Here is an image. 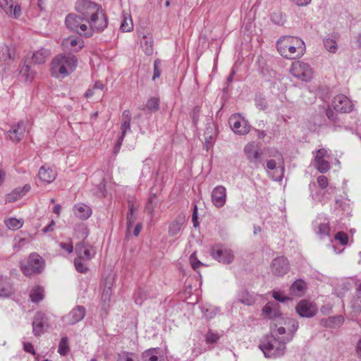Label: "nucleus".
Listing matches in <instances>:
<instances>
[{
    "instance_id": "1",
    "label": "nucleus",
    "mask_w": 361,
    "mask_h": 361,
    "mask_svg": "<svg viewBox=\"0 0 361 361\" xmlns=\"http://www.w3.org/2000/svg\"><path fill=\"white\" fill-rule=\"evenodd\" d=\"M80 15L68 14L65 20L68 29L80 36L90 37L94 31H103L108 25L107 17L102 8L97 4L82 0L80 3Z\"/></svg>"
},
{
    "instance_id": "2",
    "label": "nucleus",
    "mask_w": 361,
    "mask_h": 361,
    "mask_svg": "<svg viewBox=\"0 0 361 361\" xmlns=\"http://www.w3.org/2000/svg\"><path fill=\"white\" fill-rule=\"evenodd\" d=\"M283 324L291 326V329H288L289 332L287 336L276 338L269 335L264 336L261 341L259 348L266 357L276 358L283 355L286 348V344L292 341L298 329V322L294 319L284 320Z\"/></svg>"
},
{
    "instance_id": "3",
    "label": "nucleus",
    "mask_w": 361,
    "mask_h": 361,
    "mask_svg": "<svg viewBox=\"0 0 361 361\" xmlns=\"http://www.w3.org/2000/svg\"><path fill=\"white\" fill-rule=\"evenodd\" d=\"M277 50L286 59H295L301 57L305 52L304 42L299 37L283 36L276 42Z\"/></svg>"
},
{
    "instance_id": "4",
    "label": "nucleus",
    "mask_w": 361,
    "mask_h": 361,
    "mask_svg": "<svg viewBox=\"0 0 361 361\" xmlns=\"http://www.w3.org/2000/svg\"><path fill=\"white\" fill-rule=\"evenodd\" d=\"M78 59L72 54H58L51 61V75L58 78H64L70 75L77 66Z\"/></svg>"
},
{
    "instance_id": "5",
    "label": "nucleus",
    "mask_w": 361,
    "mask_h": 361,
    "mask_svg": "<svg viewBox=\"0 0 361 361\" xmlns=\"http://www.w3.org/2000/svg\"><path fill=\"white\" fill-rule=\"evenodd\" d=\"M44 267V261L37 253H31L25 264L20 265V269L27 276L39 274L42 272Z\"/></svg>"
},
{
    "instance_id": "6",
    "label": "nucleus",
    "mask_w": 361,
    "mask_h": 361,
    "mask_svg": "<svg viewBox=\"0 0 361 361\" xmlns=\"http://www.w3.org/2000/svg\"><path fill=\"white\" fill-rule=\"evenodd\" d=\"M274 154H272L274 159H269L267 163V168L269 170H276L277 175L272 174L271 178L276 181H281L284 175V163L282 155L278 152V151L274 152Z\"/></svg>"
},
{
    "instance_id": "7",
    "label": "nucleus",
    "mask_w": 361,
    "mask_h": 361,
    "mask_svg": "<svg viewBox=\"0 0 361 361\" xmlns=\"http://www.w3.org/2000/svg\"><path fill=\"white\" fill-rule=\"evenodd\" d=\"M290 72L295 78L302 81H310L312 78V69L310 66L302 61L294 62L290 68Z\"/></svg>"
},
{
    "instance_id": "8",
    "label": "nucleus",
    "mask_w": 361,
    "mask_h": 361,
    "mask_svg": "<svg viewBox=\"0 0 361 361\" xmlns=\"http://www.w3.org/2000/svg\"><path fill=\"white\" fill-rule=\"evenodd\" d=\"M228 123L232 130L238 135L247 134L250 130V126L247 120L241 116L240 114H235L231 116Z\"/></svg>"
},
{
    "instance_id": "9",
    "label": "nucleus",
    "mask_w": 361,
    "mask_h": 361,
    "mask_svg": "<svg viewBox=\"0 0 361 361\" xmlns=\"http://www.w3.org/2000/svg\"><path fill=\"white\" fill-rule=\"evenodd\" d=\"M210 255L214 259L226 264H229L233 262L235 258L233 250L220 245L213 246L211 248Z\"/></svg>"
},
{
    "instance_id": "10",
    "label": "nucleus",
    "mask_w": 361,
    "mask_h": 361,
    "mask_svg": "<svg viewBox=\"0 0 361 361\" xmlns=\"http://www.w3.org/2000/svg\"><path fill=\"white\" fill-rule=\"evenodd\" d=\"M244 153L247 160L255 168H258L261 164V157L262 154L261 148L255 142L248 143L244 147Z\"/></svg>"
},
{
    "instance_id": "11",
    "label": "nucleus",
    "mask_w": 361,
    "mask_h": 361,
    "mask_svg": "<svg viewBox=\"0 0 361 361\" xmlns=\"http://www.w3.org/2000/svg\"><path fill=\"white\" fill-rule=\"evenodd\" d=\"M329 156L325 148H321L317 151L314 157V166L321 173H324L330 169L329 162Z\"/></svg>"
},
{
    "instance_id": "12",
    "label": "nucleus",
    "mask_w": 361,
    "mask_h": 361,
    "mask_svg": "<svg viewBox=\"0 0 361 361\" xmlns=\"http://www.w3.org/2000/svg\"><path fill=\"white\" fill-rule=\"evenodd\" d=\"M26 121H20L12 125L11 129L7 131V137L9 140L16 143L22 140L26 131Z\"/></svg>"
},
{
    "instance_id": "13",
    "label": "nucleus",
    "mask_w": 361,
    "mask_h": 361,
    "mask_svg": "<svg viewBox=\"0 0 361 361\" xmlns=\"http://www.w3.org/2000/svg\"><path fill=\"white\" fill-rule=\"evenodd\" d=\"M334 109L341 113H347L352 111L353 104L351 100L344 94L336 96L332 101Z\"/></svg>"
},
{
    "instance_id": "14",
    "label": "nucleus",
    "mask_w": 361,
    "mask_h": 361,
    "mask_svg": "<svg viewBox=\"0 0 361 361\" xmlns=\"http://www.w3.org/2000/svg\"><path fill=\"white\" fill-rule=\"evenodd\" d=\"M75 253L77 257L88 262L94 257L96 251L92 245L81 241L75 245Z\"/></svg>"
},
{
    "instance_id": "15",
    "label": "nucleus",
    "mask_w": 361,
    "mask_h": 361,
    "mask_svg": "<svg viewBox=\"0 0 361 361\" xmlns=\"http://www.w3.org/2000/svg\"><path fill=\"white\" fill-rule=\"evenodd\" d=\"M296 312L302 317L310 318L316 315L317 307L314 303L302 300L297 305Z\"/></svg>"
},
{
    "instance_id": "16",
    "label": "nucleus",
    "mask_w": 361,
    "mask_h": 361,
    "mask_svg": "<svg viewBox=\"0 0 361 361\" xmlns=\"http://www.w3.org/2000/svg\"><path fill=\"white\" fill-rule=\"evenodd\" d=\"M48 326V318L43 312H37L32 322V332L35 336H40Z\"/></svg>"
},
{
    "instance_id": "17",
    "label": "nucleus",
    "mask_w": 361,
    "mask_h": 361,
    "mask_svg": "<svg viewBox=\"0 0 361 361\" xmlns=\"http://www.w3.org/2000/svg\"><path fill=\"white\" fill-rule=\"evenodd\" d=\"M226 197V188L223 185L216 186L212 192V202L217 208H221L225 205Z\"/></svg>"
},
{
    "instance_id": "18",
    "label": "nucleus",
    "mask_w": 361,
    "mask_h": 361,
    "mask_svg": "<svg viewBox=\"0 0 361 361\" xmlns=\"http://www.w3.org/2000/svg\"><path fill=\"white\" fill-rule=\"evenodd\" d=\"M86 314V310L84 306L77 305L66 315L65 320L68 324L73 325L80 322Z\"/></svg>"
},
{
    "instance_id": "19",
    "label": "nucleus",
    "mask_w": 361,
    "mask_h": 361,
    "mask_svg": "<svg viewBox=\"0 0 361 361\" xmlns=\"http://www.w3.org/2000/svg\"><path fill=\"white\" fill-rule=\"evenodd\" d=\"M271 269L274 275L283 276L289 270L288 261L284 257H276L274 259Z\"/></svg>"
},
{
    "instance_id": "20",
    "label": "nucleus",
    "mask_w": 361,
    "mask_h": 361,
    "mask_svg": "<svg viewBox=\"0 0 361 361\" xmlns=\"http://www.w3.org/2000/svg\"><path fill=\"white\" fill-rule=\"evenodd\" d=\"M290 319V318H279V319L273 321L271 324L270 329H271V336H276L279 335H285L287 336L289 331L288 329H291L290 325H285L283 324L284 320Z\"/></svg>"
},
{
    "instance_id": "21",
    "label": "nucleus",
    "mask_w": 361,
    "mask_h": 361,
    "mask_svg": "<svg viewBox=\"0 0 361 361\" xmlns=\"http://www.w3.org/2000/svg\"><path fill=\"white\" fill-rule=\"evenodd\" d=\"M61 45L66 50L78 52L84 47V41L80 37L71 36L64 38Z\"/></svg>"
},
{
    "instance_id": "22",
    "label": "nucleus",
    "mask_w": 361,
    "mask_h": 361,
    "mask_svg": "<svg viewBox=\"0 0 361 361\" xmlns=\"http://www.w3.org/2000/svg\"><path fill=\"white\" fill-rule=\"evenodd\" d=\"M0 7L9 17L18 18L21 15L19 5H13V0H0Z\"/></svg>"
},
{
    "instance_id": "23",
    "label": "nucleus",
    "mask_w": 361,
    "mask_h": 361,
    "mask_svg": "<svg viewBox=\"0 0 361 361\" xmlns=\"http://www.w3.org/2000/svg\"><path fill=\"white\" fill-rule=\"evenodd\" d=\"M279 307V305L276 302H269L263 307L262 312L264 316L276 321L282 318Z\"/></svg>"
},
{
    "instance_id": "24",
    "label": "nucleus",
    "mask_w": 361,
    "mask_h": 361,
    "mask_svg": "<svg viewBox=\"0 0 361 361\" xmlns=\"http://www.w3.org/2000/svg\"><path fill=\"white\" fill-rule=\"evenodd\" d=\"M38 176L42 181L50 183L56 179V172L53 168L44 165L39 169Z\"/></svg>"
},
{
    "instance_id": "25",
    "label": "nucleus",
    "mask_w": 361,
    "mask_h": 361,
    "mask_svg": "<svg viewBox=\"0 0 361 361\" xmlns=\"http://www.w3.org/2000/svg\"><path fill=\"white\" fill-rule=\"evenodd\" d=\"M344 322L342 315H336L321 319L320 324L326 328L336 329L341 326Z\"/></svg>"
},
{
    "instance_id": "26",
    "label": "nucleus",
    "mask_w": 361,
    "mask_h": 361,
    "mask_svg": "<svg viewBox=\"0 0 361 361\" xmlns=\"http://www.w3.org/2000/svg\"><path fill=\"white\" fill-rule=\"evenodd\" d=\"M114 279L108 276L104 281V288L102 293V300L104 303H109L112 295V288L114 286Z\"/></svg>"
},
{
    "instance_id": "27",
    "label": "nucleus",
    "mask_w": 361,
    "mask_h": 361,
    "mask_svg": "<svg viewBox=\"0 0 361 361\" xmlns=\"http://www.w3.org/2000/svg\"><path fill=\"white\" fill-rule=\"evenodd\" d=\"M75 216L81 219H87L92 214V209L82 203L77 204L73 207Z\"/></svg>"
},
{
    "instance_id": "28",
    "label": "nucleus",
    "mask_w": 361,
    "mask_h": 361,
    "mask_svg": "<svg viewBox=\"0 0 361 361\" xmlns=\"http://www.w3.org/2000/svg\"><path fill=\"white\" fill-rule=\"evenodd\" d=\"M13 293V288L10 279L6 276H0V296L8 297Z\"/></svg>"
},
{
    "instance_id": "29",
    "label": "nucleus",
    "mask_w": 361,
    "mask_h": 361,
    "mask_svg": "<svg viewBox=\"0 0 361 361\" xmlns=\"http://www.w3.org/2000/svg\"><path fill=\"white\" fill-rule=\"evenodd\" d=\"M334 241H338L342 245H346L348 243V236L343 231H338L335 235L334 238L331 240V245H329V246L331 247L336 254L341 253L343 249L338 250L334 245Z\"/></svg>"
},
{
    "instance_id": "30",
    "label": "nucleus",
    "mask_w": 361,
    "mask_h": 361,
    "mask_svg": "<svg viewBox=\"0 0 361 361\" xmlns=\"http://www.w3.org/2000/svg\"><path fill=\"white\" fill-rule=\"evenodd\" d=\"M50 55V51L46 49H41L33 53L32 61L36 64L44 63Z\"/></svg>"
},
{
    "instance_id": "31",
    "label": "nucleus",
    "mask_w": 361,
    "mask_h": 361,
    "mask_svg": "<svg viewBox=\"0 0 361 361\" xmlns=\"http://www.w3.org/2000/svg\"><path fill=\"white\" fill-rule=\"evenodd\" d=\"M306 288V283L301 279L295 281L290 286L292 293L298 296L302 295Z\"/></svg>"
},
{
    "instance_id": "32",
    "label": "nucleus",
    "mask_w": 361,
    "mask_h": 361,
    "mask_svg": "<svg viewBox=\"0 0 361 361\" xmlns=\"http://www.w3.org/2000/svg\"><path fill=\"white\" fill-rule=\"evenodd\" d=\"M140 44L145 54L149 56L153 54V40L151 37L143 35Z\"/></svg>"
},
{
    "instance_id": "33",
    "label": "nucleus",
    "mask_w": 361,
    "mask_h": 361,
    "mask_svg": "<svg viewBox=\"0 0 361 361\" xmlns=\"http://www.w3.org/2000/svg\"><path fill=\"white\" fill-rule=\"evenodd\" d=\"M159 348H150L146 350L142 353V357L145 361H164L163 359L159 357Z\"/></svg>"
},
{
    "instance_id": "34",
    "label": "nucleus",
    "mask_w": 361,
    "mask_h": 361,
    "mask_svg": "<svg viewBox=\"0 0 361 361\" xmlns=\"http://www.w3.org/2000/svg\"><path fill=\"white\" fill-rule=\"evenodd\" d=\"M130 123L121 122V135L118 137L116 143V149H119L121 146L123 139L128 132H130Z\"/></svg>"
},
{
    "instance_id": "35",
    "label": "nucleus",
    "mask_w": 361,
    "mask_h": 361,
    "mask_svg": "<svg viewBox=\"0 0 361 361\" xmlns=\"http://www.w3.org/2000/svg\"><path fill=\"white\" fill-rule=\"evenodd\" d=\"M214 137L215 133L213 128H207L204 133V145L207 148V150H209V149L212 146Z\"/></svg>"
},
{
    "instance_id": "36",
    "label": "nucleus",
    "mask_w": 361,
    "mask_h": 361,
    "mask_svg": "<svg viewBox=\"0 0 361 361\" xmlns=\"http://www.w3.org/2000/svg\"><path fill=\"white\" fill-rule=\"evenodd\" d=\"M183 225L182 219H176L171 223L169 227V233L171 236L176 235L180 231Z\"/></svg>"
},
{
    "instance_id": "37",
    "label": "nucleus",
    "mask_w": 361,
    "mask_h": 361,
    "mask_svg": "<svg viewBox=\"0 0 361 361\" xmlns=\"http://www.w3.org/2000/svg\"><path fill=\"white\" fill-rule=\"evenodd\" d=\"M68 338L67 336L62 337L59 344L58 352L62 355L65 356L69 352Z\"/></svg>"
},
{
    "instance_id": "38",
    "label": "nucleus",
    "mask_w": 361,
    "mask_h": 361,
    "mask_svg": "<svg viewBox=\"0 0 361 361\" xmlns=\"http://www.w3.org/2000/svg\"><path fill=\"white\" fill-rule=\"evenodd\" d=\"M145 108L152 112L157 111L159 109V99L157 97H152L149 98L145 105Z\"/></svg>"
},
{
    "instance_id": "39",
    "label": "nucleus",
    "mask_w": 361,
    "mask_h": 361,
    "mask_svg": "<svg viewBox=\"0 0 361 361\" xmlns=\"http://www.w3.org/2000/svg\"><path fill=\"white\" fill-rule=\"evenodd\" d=\"M8 228L11 230H17L23 226V221L16 218H9L4 221Z\"/></svg>"
},
{
    "instance_id": "40",
    "label": "nucleus",
    "mask_w": 361,
    "mask_h": 361,
    "mask_svg": "<svg viewBox=\"0 0 361 361\" xmlns=\"http://www.w3.org/2000/svg\"><path fill=\"white\" fill-rule=\"evenodd\" d=\"M20 75L25 81H31L34 78V73L30 70V67L27 65H24L20 70Z\"/></svg>"
},
{
    "instance_id": "41",
    "label": "nucleus",
    "mask_w": 361,
    "mask_h": 361,
    "mask_svg": "<svg viewBox=\"0 0 361 361\" xmlns=\"http://www.w3.org/2000/svg\"><path fill=\"white\" fill-rule=\"evenodd\" d=\"M330 227L328 224H320L318 226V229L316 231V233L319 236L321 239L325 237L330 236Z\"/></svg>"
},
{
    "instance_id": "42",
    "label": "nucleus",
    "mask_w": 361,
    "mask_h": 361,
    "mask_svg": "<svg viewBox=\"0 0 361 361\" xmlns=\"http://www.w3.org/2000/svg\"><path fill=\"white\" fill-rule=\"evenodd\" d=\"M324 45L326 49L331 53H336L338 49V45L336 40L331 37L324 39Z\"/></svg>"
},
{
    "instance_id": "43",
    "label": "nucleus",
    "mask_w": 361,
    "mask_h": 361,
    "mask_svg": "<svg viewBox=\"0 0 361 361\" xmlns=\"http://www.w3.org/2000/svg\"><path fill=\"white\" fill-rule=\"evenodd\" d=\"M11 58L10 48L5 44L0 43V61H6Z\"/></svg>"
},
{
    "instance_id": "44",
    "label": "nucleus",
    "mask_w": 361,
    "mask_h": 361,
    "mask_svg": "<svg viewBox=\"0 0 361 361\" xmlns=\"http://www.w3.org/2000/svg\"><path fill=\"white\" fill-rule=\"evenodd\" d=\"M87 261H85L79 257H76L74 259V265L76 269V270L80 273H86L87 271Z\"/></svg>"
},
{
    "instance_id": "45",
    "label": "nucleus",
    "mask_w": 361,
    "mask_h": 361,
    "mask_svg": "<svg viewBox=\"0 0 361 361\" xmlns=\"http://www.w3.org/2000/svg\"><path fill=\"white\" fill-rule=\"evenodd\" d=\"M157 200L155 195H152L148 199V201L145 205V209L149 214L152 215L154 208L157 204Z\"/></svg>"
},
{
    "instance_id": "46",
    "label": "nucleus",
    "mask_w": 361,
    "mask_h": 361,
    "mask_svg": "<svg viewBox=\"0 0 361 361\" xmlns=\"http://www.w3.org/2000/svg\"><path fill=\"white\" fill-rule=\"evenodd\" d=\"M42 289L39 287H37L33 290L30 293V298L33 302H38L43 299L42 295Z\"/></svg>"
},
{
    "instance_id": "47",
    "label": "nucleus",
    "mask_w": 361,
    "mask_h": 361,
    "mask_svg": "<svg viewBox=\"0 0 361 361\" xmlns=\"http://www.w3.org/2000/svg\"><path fill=\"white\" fill-rule=\"evenodd\" d=\"M136 220L135 213H128L127 214V223H126V236L128 237L130 235V230Z\"/></svg>"
},
{
    "instance_id": "48",
    "label": "nucleus",
    "mask_w": 361,
    "mask_h": 361,
    "mask_svg": "<svg viewBox=\"0 0 361 361\" xmlns=\"http://www.w3.org/2000/svg\"><path fill=\"white\" fill-rule=\"evenodd\" d=\"M271 19L276 25H283L285 22V16L281 11L274 12L271 16Z\"/></svg>"
},
{
    "instance_id": "49",
    "label": "nucleus",
    "mask_w": 361,
    "mask_h": 361,
    "mask_svg": "<svg viewBox=\"0 0 361 361\" xmlns=\"http://www.w3.org/2000/svg\"><path fill=\"white\" fill-rule=\"evenodd\" d=\"M219 334L209 331L206 334L205 340L207 343H215L219 341Z\"/></svg>"
},
{
    "instance_id": "50",
    "label": "nucleus",
    "mask_w": 361,
    "mask_h": 361,
    "mask_svg": "<svg viewBox=\"0 0 361 361\" xmlns=\"http://www.w3.org/2000/svg\"><path fill=\"white\" fill-rule=\"evenodd\" d=\"M161 61L159 59H156L154 62V74L152 76V80H155L157 78H159L161 75Z\"/></svg>"
},
{
    "instance_id": "51",
    "label": "nucleus",
    "mask_w": 361,
    "mask_h": 361,
    "mask_svg": "<svg viewBox=\"0 0 361 361\" xmlns=\"http://www.w3.org/2000/svg\"><path fill=\"white\" fill-rule=\"evenodd\" d=\"M120 29L123 32H130L133 29L132 20L125 18L121 24Z\"/></svg>"
},
{
    "instance_id": "52",
    "label": "nucleus",
    "mask_w": 361,
    "mask_h": 361,
    "mask_svg": "<svg viewBox=\"0 0 361 361\" xmlns=\"http://www.w3.org/2000/svg\"><path fill=\"white\" fill-rule=\"evenodd\" d=\"M20 196H23L18 189L14 190L11 193L8 194L6 196V201L14 202L17 200Z\"/></svg>"
},
{
    "instance_id": "53",
    "label": "nucleus",
    "mask_w": 361,
    "mask_h": 361,
    "mask_svg": "<svg viewBox=\"0 0 361 361\" xmlns=\"http://www.w3.org/2000/svg\"><path fill=\"white\" fill-rule=\"evenodd\" d=\"M255 105L257 108H258L260 110H264L268 106L266 99L261 97H257L255 99Z\"/></svg>"
},
{
    "instance_id": "54",
    "label": "nucleus",
    "mask_w": 361,
    "mask_h": 361,
    "mask_svg": "<svg viewBox=\"0 0 361 361\" xmlns=\"http://www.w3.org/2000/svg\"><path fill=\"white\" fill-rule=\"evenodd\" d=\"M190 262L193 269L196 270L202 264L196 258L195 252H193L190 257Z\"/></svg>"
},
{
    "instance_id": "55",
    "label": "nucleus",
    "mask_w": 361,
    "mask_h": 361,
    "mask_svg": "<svg viewBox=\"0 0 361 361\" xmlns=\"http://www.w3.org/2000/svg\"><path fill=\"white\" fill-rule=\"evenodd\" d=\"M145 298V293L143 290H139L135 295V302L137 305H141Z\"/></svg>"
},
{
    "instance_id": "56",
    "label": "nucleus",
    "mask_w": 361,
    "mask_h": 361,
    "mask_svg": "<svg viewBox=\"0 0 361 361\" xmlns=\"http://www.w3.org/2000/svg\"><path fill=\"white\" fill-rule=\"evenodd\" d=\"M317 183L320 188L322 189L326 188L328 185V180L325 176H319L317 178Z\"/></svg>"
},
{
    "instance_id": "57",
    "label": "nucleus",
    "mask_w": 361,
    "mask_h": 361,
    "mask_svg": "<svg viewBox=\"0 0 361 361\" xmlns=\"http://www.w3.org/2000/svg\"><path fill=\"white\" fill-rule=\"evenodd\" d=\"M59 246L61 249L66 250L68 253H71L73 250V246L71 243L61 242L60 243Z\"/></svg>"
},
{
    "instance_id": "58",
    "label": "nucleus",
    "mask_w": 361,
    "mask_h": 361,
    "mask_svg": "<svg viewBox=\"0 0 361 361\" xmlns=\"http://www.w3.org/2000/svg\"><path fill=\"white\" fill-rule=\"evenodd\" d=\"M218 310V309H207L204 312V316L207 319H212L216 315Z\"/></svg>"
},
{
    "instance_id": "59",
    "label": "nucleus",
    "mask_w": 361,
    "mask_h": 361,
    "mask_svg": "<svg viewBox=\"0 0 361 361\" xmlns=\"http://www.w3.org/2000/svg\"><path fill=\"white\" fill-rule=\"evenodd\" d=\"M122 122L130 123L131 114L129 110H125L122 113Z\"/></svg>"
},
{
    "instance_id": "60",
    "label": "nucleus",
    "mask_w": 361,
    "mask_h": 361,
    "mask_svg": "<svg viewBox=\"0 0 361 361\" xmlns=\"http://www.w3.org/2000/svg\"><path fill=\"white\" fill-rule=\"evenodd\" d=\"M192 221L194 227H197L199 226V223L197 221V208L196 205H195L194 209H193Z\"/></svg>"
},
{
    "instance_id": "61",
    "label": "nucleus",
    "mask_w": 361,
    "mask_h": 361,
    "mask_svg": "<svg viewBox=\"0 0 361 361\" xmlns=\"http://www.w3.org/2000/svg\"><path fill=\"white\" fill-rule=\"evenodd\" d=\"M23 349L25 352L35 354L34 347L30 343H23Z\"/></svg>"
},
{
    "instance_id": "62",
    "label": "nucleus",
    "mask_w": 361,
    "mask_h": 361,
    "mask_svg": "<svg viewBox=\"0 0 361 361\" xmlns=\"http://www.w3.org/2000/svg\"><path fill=\"white\" fill-rule=\"evenodd\" d=\"M273 297L276 300L279 302H284L288 299L287 297L283 296L281 293L279 292H274Z\"/></svg>"
},
{
    "instance_id": "63",
    "label": "nucleus",
    "mask_w": 361,
    "mask_h": 361,
    "mask_svg": "<svg viewBox=\"0 0 361 361\" xmlns=\"http://www.w3.org/2000/svg\"><path fill=\"white\" fill-rule=\"evenodd\" d=\"M55 223L54 221L52 220L51 221V223L45 226L44 228H43V232L44 233H47V232H49V231H52L54 230V226Z\"/></svg>"
},
{
    "instance_id": "64",
    "label": "nucleus",
    "mask_w": 361,
    "mask_h": 361,
    "mask_svg": "<svg viewBox=\"0 0 361 361\" xmlns=\"http://www.w3.org/2000/svg\"><path fill=\"white\" fill-rule=\"evenodd\" d=\"M141 228L142 224L140 223L137 224L133 230V235L137 236L141 231Z\"/></svg>"
}]
</instances>
